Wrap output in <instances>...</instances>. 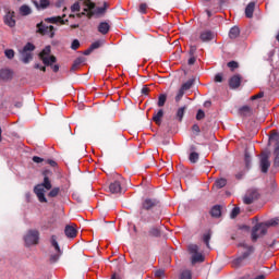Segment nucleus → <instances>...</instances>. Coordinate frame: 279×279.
Masks as SVG:
<instances>
[{"instance_id": "nucleus-1", "label": "nucleus", "mask_w": 279, "mask_h": 279, "mask_svg": "<svg viewBox=\"0 0 279 279\" xmlns=\"http://www.w3.org/2000/svg\"><path fill=\"white\" fill-rule=\"evenodd\" d=\"M83 12L75 14H70V19H82V16H88V19H93V16H104L106 11L108 10V3L105 2L104 7H95V3L90 0H85L83 2Z\"/></svg>"}, {"instance_id": "nucleus-2", "label": "nucleus", "mask_w": 279, "mask_h": 279, "mask_svg": "<svg viewBox=\"0 0 279 279\" xmlns=\"http://www.w3.org/2000/svg\"><path fill=\"white\" fill-rule=\"evenodd\" d=\"M51 181L48 177H45L44 182L34 187V193L37 195V198L41 204H47V197H45V193L47 191H51Z\"/></svg>"}, {"instance_id": "nucleus-3", "label": "nucleus", "mask_w": 279, "mask_h": 279, "mask_svg": "<svg viewBox=\"0 0 279 279\" xmlns=\"http://www.w3.org/2000/svg\"><path fill=\"white\" fill-rule=\"evenodd\" d=\"M50 243V262L58 263V260H60V256H62V250L60 248V244H58V238L52 235Z\"/></svg>"}, {"instance_id": "nucleus-4", "label": "nucleus", "mask_w": 279, "mask_h": 279, "mask_svg": "<svg viewBox=\"0 0 279 279\" xmlns=\"http://www.w3.org/2000/svg\"><path fill=\"white\" fill-rule=\"evenodd\" d=\"M239 247H241L243 252L240 257L234 259L233 264L235 265V267H239L241 263L245 260V258H248L250 255L254 253V246L247 244V242H241L239 244Z\"/></svg>"}, {"instance_id": "nucleus-5", "label": "nucleus", "mask_w": 279, "mask_h": 279, "mask_svg": "<svg viewBox=\"0 0 279 279\" xmlns=\"http://www.w3.org/2000/svg\"><path fill=\"white\" fill-rule=\"evenodd\" d=\"M34 49H36V46L32 43H27L20 51L21 60L24 64H29V61L33 60L34 56L32 54V51H34Z\"/></svg>"}, {"instance_id": "nucleus-6", "label": "nucleus", "mask_w": 279, "mask_h": 279, "mask_svg": "<svg viewBox=\"0 0 279 279\" xmlns=\"http://www.w3.org/2000/svg\"><path fill=\"white\" fill-rule=\"evenodd\" d=\"M40 60L46 66H51L56 62V57L51 56V46H46L45 49L39 53Z\"/></svg>"}, {"instance_id": "nucleus-7", "label": "nucleus", "mask_w": 279, "mask_h": 279, "mask_svg": "<svg viewBox=\"0 0 279 279\" xmlns=\"http://www.w3.org/2000/svg\"><path fill=\"white\" fill-rule=\"evenodd\" d=\"M267 226L265 223H257L252 230V241H258L260 236L267 234Z\"/></svg>"}, {"instance_id": "nucleus-8", "label": "nucleus", "mask_w": 279, "mask_h": 279, "mask_svg": "<svg viewBox=\"0 0 279 279\" xmlns=\"http://www.w3.org/2000/svg\"><path fill=\"white\" fill-rule=\"evenodd\" d=\"M190 254H192V264L195 265V263H204V255L199 253V246L196 244H190L189 245Z\"/></svg>"}, {"instance_id": "nucleus-9", "label": "nucleus", "mask_w": 279, "mask_h": 279, "mask_svg": "<svg viewBox=\"0 0 279 279\" xmlns=\"http://www.w3.org/2000/svg\"><path fill=\"white\" fill-rule=\"evenodd\" d=\"M38 33L41 34V36H49V38H53L56 36V28L50 25H45L43 23L37 24Z\"/></svg>"}, {"instance_id": "nucleus-10", "label": "nucleus", "mask_w": 279, "mask_h": 279, "mask_svg": "<svg viewBox=\"0 0 279 279\" xmlns=\"http://www.w3.org/2000/svg\"><path fill=\"white\" fill-rule=\"evenodd\" d=\"M276 143L275 147V166L279 167V134L277 132H274L269 136V144Z\"/></svg>"}, {"instance_id": "nucleus-11", "label": "nucleus", "mask_w": 279, "mask_h": 279, "mask_svg": "<svg viewBox=\"0 0 279 279\" xmlns=\"http://www.w3.org/2000/svg\"><path fill=\"white\" fill-rule=\"evenodd\" d=\"M38 231L36 230H29L25 235H24V241L26 245H36L38 243Z\"/></svg>"}, {"instance_id": "nucleus-12", "label": "nucleus", "mask_w": 279, "mask_h": 279, "mask_svg": "<svg viewBox=\"0 0 279 279\" xmlns=\"http://www.w3.org/2000/svg\"><path fill=\"white\" fill-rule=\"evenodd\" d=\"M4 24L9 27H14L16 25V20H14V11L5 10Z\"/></svg>"}, {"instance_id": "nucleus-13", "label": "nucleus", "mask_w": 279, "mask_h": 279, "mask_svg": "<svg viewBox=\"0 0 279 279\" xmlns=\"http://www.w3.org/2000/svg\"><path fill=\"white\" fill-rule=\"evenodd\" d=\"M159 202L156 198H146L143 204L142 207L144 208V210H151L153 208H156V206H159Z\"/></svg>"}, {"instance_id": "nucleus-14", "label": "nucleus", "mask_w": 279, "mask_h": 279, "mask_svg": "<svg viewBox=\"0 0 279 279\" xmlns=\"http://www.w3.org/2000/svg\"><path fill=\"white\" fill-rule=\"evenodd\" d=\"M256 197H258V192L251 190L244 195L243 202L246 205L254 204V199H256Z\"/></svg>"}, {"instance_id": "nucleus-15", "label": "nucleus", "mask_w": 279, "mask_h": 279, "mask_svg": "<svg viewBox=\"0 0 279 279\" xmlns=\"http://www.w3.org/2000/svg\"><path fill=\"white\" fill-rule=\"evenodd\" d=\"M215 32L213 31H203L199 35L202 43H210V40H215Z\"/></svg>"}, {"instance_id": "nucleus-16", "label": "nucleus", "mask_w": 279, "mask_h": 279, "mask_svg": "<svg viewBox=\"0 0 279 279\" xmlns=\"http://www.w3.org/2000/svg\"><path fill=\"white\" fill-rule=\"evenodd\" d=\"M14 77V71L11 69H2L0 70V78H2L3 82H10Z\"/></svg>"}, {"instance_id": "nucleus-17", "label": "nucleus", "mask_w": 279, "mask_h": 279, "mask_svg": "<svg viewBox=\"0 0 279 279\" xmlns=\"http://www.w3.org/2000/svg\"><path fill=\"white\" fill-rule=\"evenodd\" d=\"M270 166H271V163L269 162V156L268 155H262V158H260L262 172L267 173Z\"/></svg>"}, {"instance_id": "nucleus-18", "label": "nucleus", "mask_w": 279, "mask_h": 279, "mask_svg": "<svg viewBox=\"0 0 279 279\" xmlns=\"http://www.w3.org/2000/svg\"><path fill=\"white\" fill-rule=\"evenodd\" d=\"M66 14H63L62 16H52L46 19L47 23H60L61 25H66L69 23V20H64Z\"/></svg>"}, {"instance_id": "nucleus-19", "label": "nucleus", "mask_w": 279, "mask_h": 279, "mask_svg": "<svg viewBox=\"0 0 279 279\" xmlns=\"http://www.w3.org/2000/svg\"><path fill=\"white\" fill-rule=\"evenodd\" d=\"M230 88H239L241 86V75H233L229 81Z\"/></svg>"}, {"instance_id": "nucleus-20", "label": "nucleus", "mask_w": 279, "mask_h": 279, "mask_svg": "<svg viewBox=\"0 0 279 279\" xmlns=\"http://www.w3.org/2000/svg\"><path fill=\"white\" fill-rule=\"evenodd\" d=\"M64 232L68 239H75L77 236V230L73 226H66Z\"/></svg>"}, {"instance_id": "nucleus-21", "label": "nucleus", "mask_w": 279, "mask_h": 279, "mask_svg": "<svg viewBox=\"0 0 279 279\" xmlns=\"http://www.w3.org/2000/svg\"><path fill=\"white\" fill-rule=\"evenodd\" d=\"M254 8H256L255 2H250L247 7L245 8V16L246 19H252L254 16Z\"/></svg>"}, {"instance_id": "nucleus-22", "label": "nucleus", "mask_w": 279, "mask_h": 279, "mask_svg": "<svg viewBox=\"0 0 279 279\" xmlns=\"http://www.w3.org/2000/svg\"><path fill=\"white\" fill-rule=\"evenodd\" d=\"M110 193H121V182L114 181L109 185Z\"/></svg>"}, {"instance_id": "nucleus-23", "label": "nucleus", "mask_w": 279, "mask_h": 279, "mask_svg": "<svg viewBox=\"0 0 279 279\" xmlns=\"http://www.w3.org/2000/svg\"><path fill=\"white\" fill-rule=\"evenodd\" d=\"M98 32L104 35L108 34V32H110V24H108V22H101L98 25Z\"/></svg>"}, {"instance_id": "nucleus-24", "label": "nucleus", "mask_w": 279, "mask_h": 279, "mask_svg": "<svg viewBox=\"0 0 279 279\" xmlns=\"http://www.w3.org/2000/svg\"><path fill=\"white\" fill-rule=\"evenodd\" d=\"M162 117H165V111L162 109H159L158 112L154 114L153 121H155L157 125H160V122L162 121Z\"/></svg>"}, {"instance_id": "nucleus-25", "label": "nucleus", "mask_w": 279, "mask_h": 279, "mask_svg": "<svg viewBox=\"0 0 279 279\" xmlns=\"http://www.w3.org/2000/svg\"><path fill=\"white\" fill-rule=\"evenodd\" d=\"M20 14L22 16H29V14H32V8H29L27 4H23L20 8Z\"/></svg>"}, {"instance_id": "nucleus-26", "label": "nucleus", "mask_w": 279, "mask_h": 279, "mask_svg": "<svg viewBox=\"0 0 279 279\" xmlns=\"http://www.w3.org/2000/svg\"><path fill=\"white\" fill-rule=\"evenodd\" d=\"M241 34V29H239L238 26H233L229 32V37L231 39L239 38V35Z\"/></svg>"}, {"instance_id": "nucleus-27", "label": "nucleus", "mask_w": 279, "mask_h": 279, "mask_svg": "<svg viewBox=\"0 0 279 279\" xmlns=\"http://www.w3.org/2000/svg\"><path fill=\"white\" fill-rule=\"evenodd\" d=\"M193 84H195V78H190L187 82H185L181 86V89H183L184 92L191 90V88L193 87Z\"/></svg>"}, {"instance_id": "nucleus-28", "label": "nucleus", "mask_w": 279, "mask_h": 279, "mask_svg": "<svg viewBox=\"0 0 279 279\" xmlns=\"http://www.w3.org/2000/svg\"><path fill=\"white\" fill-rule=\"evenodd\" d=\"M148 236L158 238L160 236V228L159 227H153L148 231Z\"/></svg>"}, {"instance_id": "nucleus-29", "label": "nucleus", "mask_w": 279, "mask_h": 279, "mask_svg": "<svg viewBox=\"0 0 279 279\" xmlns=\"http://www.w3.org/2000/svg\"><path fill=\"white\" fill-rule=\"evenodd\" d=\"M211 217H221V206L216 205L211 208Z\"/></svg>"}, {"instance_id": "nucleus-30", "label": "nucleus", "mask_w": 279, "mask_h": 279, "mask_svg": "<svg viewBox=\"0 0 279 279\" xmlns=\"http://www.w3.org/2000/svg\"><path fill=\"white\" fill-rule=\"evenodd\" d=\"M184 112H186V106L180 107L177 111V119L178 121H182L184 119Z\"/></svg>"}, {"instance_id": "nucleus-31", "label": "nucleus", "mask_w": 279, "mask_h": 279, "mask_svg": "<svg viewBox=\"0 0 279 279\" xmlns=\"http://www.w3.org/2000/svg\"><path fill=\"white\" fill-rule=\"evenodd\" d=\"M165 104H167V94H160L158 97L157 106L159 108H162V106H165Z\"/></svg>"}, {"instance_id": "nucleus-32", "label": "nucleus", "mask_w": 279, "mask_h": 279, "mask_svg": "<svg viewBox=\"0 0 279 279\" xmlns=\"http://www.w3.org/2000/svg\"><path fill=\"white\" fill-rule=\"evenodd\" d=\"M211 236H213V234L210 233V231L204 233V235H203V241L208 248H210V238Z\"/></svg>"}, {"instance_id": "nucleus-33", "label": "nucleus", "mask_w": 279, "mask_h": 279, "mask_svg": "<svg viewBox=\"0 0 279 279\" xmlns=\"http://www.w3.org/2000/svg\"><path fill=\"white\" fill-rule=\"evenodd\" d=\"M244 162L246 165V169H250V165L252 163V155L247 150L244 154Z\"/></svg>"}, {"instance_id": "nucleus-34", "label": "nucleus", "mask_w": 279, "mask_h": 279, "mask_svg": "<svg viewBox=\"0 0 279 279\" xmlns=\"http://www.w3.org/2000/svg\"><path fill=\"white\" fill-rule=\"evenodd\" d=\"M266 228H270L271 226H279V218H274L265 222Z\"/></svg>"}, {"instance_id": "nucleus-35", "label": "nucleus", "mask_w": 279, "mask_h": 279, "mask_svg": "<svg viewBox=\"0 0 279 279\" xmlns=\"http://www.w3.org/2000/svg\"><path fill=\"white\" fill-rule=\"evenodd\" d=\"M217 189H223V186H226V184H228V181L226 179H218L215 182Z\"/></svg>"}, {"instance_id": "nucleus-36", "label": "nucleus", "mask_w": 279, "mask_h": 279, "mask_svg": "<svg viewBox=\"0 0 279 279\" xmlns=\"http://www.w3.org/2000/svg\"><path fill=\"white\" fill-rule=\"evenodd\" d=\"M193 275L191 274V270H183L180 275V279H192Z\"/></svg>"}, {"instance_id": "nucleus-37", "label": "nucleus", "mask_w": 279, "mask_h": 279, "mask_svg": "<svg viewBox=\"0 0 279 279\" xmlns=\"http://www.w3.org/2000/svg\"><path fill=\"white\" fill-rule=\"evenodd\" d=\"M80 10H82L80 1H76L71 5V12H80Z\"/></svg>"}, {"instance_id": "nucleus-38", "label": "nucleus", "mask_w": 279, "mask_h": 279, "mask_svg": "<svg viewBox=\"0 0 279 279\" xmlns=\"http://www.w3.org/2000/svg\"><path fill=\"white\" fill-rule=\"evenodd\" d=\"M240 112H241V114H243V117H247V114L252 113V109L250 107L245 106L240 109Z\"/></svg>"}, {"instance_id": "nucleus-39", "label": "nucleus", "mask_w": 279, "mask_h": 279, "mask_svg": "<svg viewBox=\"0 0 279 279\" xmlns=\"http://www.w3.org/2000/svg\"><path fill=\"white\" fill-rule=\"evenodd\" d=\"M198 160H199V154H197V153H191V154H190V162L195 163V162H197Z\"/></svg>"}, {"instance_id": "nucleus-40", "label": "nucleus", "mask_w": 279, "mask_h": 279, "mask_svg": "<svg viewBox=\"0 0 279 279\" xmlns=\"http://www.w3.org/2000/svg\"><path fill=\"white\" fill-rule=\"evenodd\" d=\"M4 56L5 58H8L9 60H12V58H14V50L13 49H7L4 51Z\"/></svg>"}, {"instance_id": "nucleus-41", "label": "nucleus", "mask_w": 279, "mask_h": 279, "mask_svg": "<svg viewBox=\"0 0 279 279\" xmlns=\"http://www.w3.org/2000/svg\"><path fill=\"white\" fill-rule=\"evenodd\" d=\"M101 45H104V41H101V40L95 41V43H93V44L90 45V49H92L93 51H95V49H99V47H101Z\"/></svg>"}, {"instance_id": "nucleus-42", "label": "nucleus", "mask_w": 279, "mask_h": 279, "mask_svg": "<svg viewBox=\"0 0 279 279\" xmlns=\"http://www.w3.org/2000/svg\"><path fill=\"white\" fill-rule=\"evenodd\" d=\"M82 62H84V59H82V58L76 59L72 65V71H75L77 69V66H80V64H82Z\"/></svg>"}, {"instance_id": "nucleus-43", "label": "nucleus", "mask_w": 279, "mask_h": 279, "mask_svg": "<svg viewBox=\"0 0 279 279\" xmlns=\"http://www.w3.org/2000/svg\"><path fill=\"white\" fill-rule=\"evenodd\" d=\"M58 193H60V187H54L49 192V197H58Z\"/></svg>"}, {"instance_id": "nucleus-44", "label": "nucleus", "mask_w": 279, "mask_h": 279, "mask_svg": "<svg viewBox=\"0 0 279 279\" xmlns=\"http://www.w3.org/2000/svg\"><path fill=\"white\" fill-rule=\"evenodd\" d=\"M239 213H241V208L239 207L233 208L230 215L231 219H235Z\"/></svg>"}, {"instance_id": "nucleus-45", "label": "nucleus", "mask_w": 279, "mask_h": 279, "mask_svg": "<svg viewBox=\"0 0 279 279\" xmlns=\"http://www.w3.org/2000/svg\"><path fill=\"white\" fill-rule=\"evenodd\" d=\"M184 90L182 88L179 89L177 96H175V101H180L182 97H184Z\"/></svg>"}, {"instance_id": "nucleus-46", "label": "nucleus", "mask_w": 279, "mask_h": 279, "mask_svg": "<svg viewBox=\"0 0 279 279\" xmlns=\"http://www.w3.org/2000/svg\"><path fill=\"white\" fill-rule=\"evenodd\" d=\"M206 117V113H204V110H198L197 114H196V119L197 121H202V119H204Z\"/></svg>"}, {"instance_id": "nucleus-47", "label": "nucleus", "mask_w": 279, "mask_h": 279, "mask_svg": "<svg viewBox=\"0 0 279 279\" xmlns=\"http://www.w3.org/2000/svg\"><path fill=\"white\" fill-rule=\"evenodd\" d=\"M39 8H43V10H45V8H49V0H40Z\"/></svg>"}, {"instance_id": "nucleus-48", "label": "nucleus", "mask_w": 279, "mask_h": 279, "mask_svg": "<svg viewBox=\"0 0 279 279\" xmlns=\"http://www.w3.org/2000/svg\"><path fill=\"white\" fill-rule=\"evenodd\" d=\"M71 49L75 51V49H80V40L74 39L71 45Z\"/></svg>"}, {"instance_id": "nucleus-49", "label": "nucleus", "mask_w": 279, "mask_h": 279, "mask_svg": "<svg viewBox=\"0 0 279 279\" xmlns=\"http://www.w3.org/2000/svg\"><path fill=\"white\" fill-rule=\"evenodd\" d=\"M156 278H165V271L162 269H158L155 271Z\"/></svg>"}, {"instance_id": "nucleus-50", "label": "nucleus", "mask_w": 279, "mask_h": 279, "mask_svg": "<svg viewBox=\"0 0 279 279\" xmlns=\"http://www.w3.org/2000/svg\"><path fill=\"white\" fill-rule=\"evenodd\" d=\"M265 94L263 92L258 93L257 95H254L251 97L252 101H255V99H263Z\"/></svg>"}, {"instance_id": "nucleus-51", "label": "nucleus", "mask_w": 279, "mask_h": 279, "mask_svg": "<svg viewBox=\"0 0 279 279\" xmlns=\"http://www.w3.org/2000/svg\"><path fill=\"white\" fill-rule=\"evenodd\" d=\"M228 66L229 69H232V70L239 69V63H236V61H231L228 63Z\"/></svg>"}, {"instance_id": "nucleus-52", "label": "nucleus", "mask_w": 279, "mask_h": 279, "mask_svg": "<svg viewBox=\"0 0 279 279\" xmlns=\"http://www.w3.org/2000/svg\"><path fill=\"white\" fill-rule=\"evenodd\" d=\"M140 12H141V14H145V12H147V4L142 3L140 5Z\"/></svg>"}, {"instance_id": "nucleus-53", "label": "nucleus", "mask_w": 279, "mask_h": 279, "mask_svg": "<svg viewBox=\"0 0 279 279\" xmlns=\"http://www.w3.org/2000/svg\"><path fill=\"white\" fill-rule=\"evenodd\" d=\"M215 82H223V75L221 73L216 74Z\"/></svg>"}, {"instance_id": "nucleus-54", "label": "nucleus", "mask_w": 279, "mask_h": 279, "mask_svg": "<svg viewBox=\"0 0 279 279\" xmlns=\"http://www.w3.org/2000/svg\"><path fill=\"white\" fill-rule=\"evenodd\" d=\"M196 51H197V46H191L190 47V56H195Z\"/></svg>"}, {"instance_id": "nucleus-55", "label": "nucleus", "mask_w": 279, "mask_h": 279, "mask_svg": "<svg viewBox=\"0 0 279 279\" xmlns=\"http://www.w3.org/2000/svg\"><path fill=\"white\" fill-rule=\"evenodd\" d=\"M192 132H194V134H199V125L194 124V125L192 126Z\"/></svg>"}, {"instance_id": "nucleus-56", "label": "nucleus", "mask_w": 279, "mask_h": 279, "mask_svg": "<svg viewBox=\"0 0 279 279\" xmlns=\"http://www.w3.org/2000/svg\"><path fill=\"white\" fill-rule=\"evenodd\" d=\"M43 161L44 159L38 156L33 157V162H36L37 165H39V162H43Z\"/></svg>"}, {"instance_id": "nucleus-57", "label": "nucleus", "mask_w": 279, "mask_h": 279, "mask_svg": "<svg viewBox=\"0 0 279 279\" xmlns=\"http://www.w3.org/2000/svg\"><path fill=\"white\" fill-rule=\"evenodd\" d=\"M195 57H191L190 59H189V61H187V64H190V65H193V64H195Z\"/></svg>"}, {"instance_id": "nucleus-58", "label": "nucleus", "mask_w": 279, "mask_h": 279, "mask_svg": "<svg viewBox=\"0 0 279 279\" xmlns=\"http://www.w3.org/2000/svg\"><path fill=\"white\" fill-rule=\"evenodd\" d=\"M90 53H93V49L90 47L84 51V56H90Z\"/></svg>"}, {"instance_id": "nucleus-59", "label": "nucleus", "mask_w": 279, "mask_h": 279, "mask_svg": "<svg viewBox=\"0 0 279 279\" xmlns=\"http://www.w3.org/2000/svg\"><path fill=\"white\" fill-rule=\"evenodd\" d=\"M142 93H143V95H147L149 93V88L143 87Z\"/></svg>"}, {"instance_id": "nucleus-60", "label": "nucleus", "mask_w": 279, "mask_h": 279, "mask_svg": "<svg viewBox=\"0 0 279 279\" xmlns=\"http://www.w3.org/2000/svg\"><path fill=\"white\" fill-rule=\"evenodd\" d=\"M52 71L54 72V73H58V71H60V66L59 65H53L52 66Z\"/></svg>"}, {"instance_id": "nucleus-61", "label": "nucleus", "mask_w": 279, "mask_h": 279, "mask_svg": "<svg viewBox=\"0 0 279 279\" xmlns=\"http://www.w3.org/2000/svg\"><path fill=\"white\" fill-rule=\"evenodd\" d=\"M111 279H121V277H119V275H117V274H113Z\"/></svg>"}, {"instance_id": "nucleus-62", "label": "nucleus", "mask_w": 279, "mask_h": 279, "mask_svg": "<svg viewBox=\"0 0 279 279\" xmlns=\"http://www.w3.org/2000/svg\"><path fill=\"white\" fill-rule=\"evenodd\" d=\"M48 162H49V165H50L51 167H56V161H53V160H48Z\"/></svg>"}, {"instance_id": "nucleus-63", "label": "nucleus", "mask_w": 279, "mask_h": 279, "mask_svg": "<svg viewBox=\"0 0 279 279\" xmlns=\"http://www.w3.org/2000/svg\"><path fill=\"white\" fill-rule=\"evenodd\" d=\"M71 27H72V29H77V27H80V25L78 24H73V25H71Z\"/></svg>"}, {"instance_id": "nucleus-64", "label": "nucleus", "mask_w": 279, "mask_h": 279, "mask_svg": "<svg viewBox=\"0 0 279 279\" xmlns=\"http://www.w3.org/2000/svg\"><path fill=\"white\" fill-rule=\"evenodd\" d=\"M35 69H41L40 63H36V64H35Z\"/></svg>"}]
</instances>
